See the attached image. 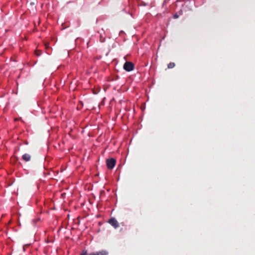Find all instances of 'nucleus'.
Segmentation results:
<instances>
[{
  "label": "nucleus",
  "mask_w": 255,
  "mask_h": 255,
  "mask_svg": "<svg viewBox=\"0 0 255 255\" xmlns=\"http://www.w3.org/2000/svg\"><path fill=\"white\" fill-rule=\"evenodd\" d=\"M108 222L115 229L119 227V224L115 218H111L108 220Z\"/></svg>",
  "instance_id": "obj_4"
},
{
  "label": "nucleus",
  "mask_w": 255,
  "mask_h": 255,
  "mask_svg": "<svg viewBox=\"0 0 255 255\" xmlns=\"http://www.w3.org/2000/svg\"><path fill=\"white\" fill-rule=\"evenodd\" d=\"M107 166L108 169H113L116 163V160L114 158H110L107 160Z\"/></svg>",
  "instance_id": "obj_3"
},
{
  "label": "nucleus",
  "mask_w": 255,
  "mask_h": 255,
  "mask_svg": "<svg viewBox=\"0 0 255 255\" xmlns=\"http://www.w3.org/2000/svg\"><path fill=\"white\" fill-rule=\"evenodd\" d=\"M22 159L26 161V162H27V161H29L30 160V159H31V156L30 154H27V153H25L24 154H23L22 156Z\"/></svg>",
  "instance_id": "obj_5"
},
{
  "label": "nucleus",
  "mask_w": 255,
  "mask_h": 255,
  "mask_svg": "<svg viewBox=\"0 0 255 255\" xmlns=\"http://www.w3.org/2000/svg\"><path fill=\"white\" fill-rule=\"evenodd\" d=\"M109 253L106 250H102L95 253L87 254V251H83L81 255H108Z\"/></svg>",
  "instance_id": "obj_1"
},
{
  "label": "nucleus",
  "mask_w": 255,
  "mask_h": 255,
  "mask_svg": "<svg viewBox=\"0 0 255 255\" xmlns=\"http://www.w3.org/2000/svg\"><path fill=\"white\" fill-rule=\"evenodd\" d=\"M105 37H103V40H102V39H101V42H104V41H105Z\"/></svg>",
  "instance_id": "obj_10"
},
{
  "label": "nucleus",
  "mask_w": 255,
  "mask_h": 255,
  "mask_svg": "<svg viewBox=\"0 0 255 255\" xmlns=\"http://www.w3.org/2000/svg\"><path fill=\"white\" fill-rule=\"evenodd\" d=\"M175 64L173 62H170L168 64V68L169 69H171V68H173L175 67Z\"/></svg>",
  "instance_id": "obj_6"
},
{
  "label": "nucleus",
  "mask_w": 255,
  "mask_h": 255,
  "mask_svg": "<svg viewBox=\"0 0 255 255\" xmlns=\"http://www.w3.org/2000/svg\"><path fill=\"white\" fill-rule=\"evenodd\" d=\"M48 47H49L48 44H45V48L46 49H47Z\"/></svg>",
  "instance_id": "obj_9"
},
{
  "label": "nucleus",
  "mask_w": 255,
  "mask_h": 255,
  "mask_svg": "<svg viewBox=\"0 0 255 255\" xmlns=\"http://www.w3.org/2000/svg\"><path fill=\"white\" fill-rule=\"evenodd\" d=\"M41 52L39 50H37V51H35V54L38 56H40L41 55Z\"/></svg>",
  "instance_id": "obj_7"
},
{
  "label": "nucleus",
  "mask_w": 255,
  "mask_h": 255,
  "mask_svg": "<svg viewBox=\"0 0 255 255\" xmlns=\"http://www.w3.org/2000/svg\"><path fill=\"white\" fill-rule=\"evenodd\" d=\"M179 16L177 14V13H175L174 15H173V17L174 18H178Z\"/></svg>",
  "instance_id": "obj_8"
},
{
  "label": "nucleus",
  "mask_w": 255,
  "mask_h": 255,
  "mask_svg": "<svg viewBox=\"0 0 255 255\" xmlns=\"http://www.w3.org/2000/svg\"><path fill=\"white\" fill-rule=\"evenodd\" d=\"M134 64L132 62L129 61L126 62L124 65V70L128 72L132 71L134 69Z\"/></svg>",
  "instance_id": "obj_2"
}]
</instances>
